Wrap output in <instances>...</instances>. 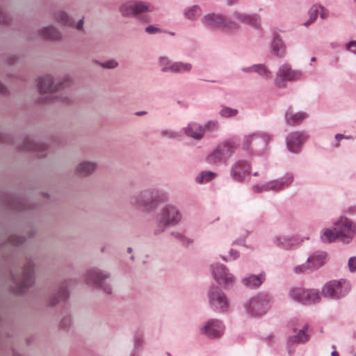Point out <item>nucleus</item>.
Returning a JSON list of instances; mask_svg holds the SVG:
<instances>
[{
  "mask_svg": "<svg viewBox=\"0 0 356 356\" xmlns=\"http://www.w3.org/2000/svg\"><path fill=\"white\" fill-rule=\"evenodd\" d=\"M335 228L327 229L321 235V240L325 243H331L336 239L343 243H349L353 238L355 230L350 220L341 217L335 222Z\"/></svg>",
  "mask_w": 356,
  "mask_h": 356,
  "instance_id": "f257e3e1",
  "label": "nucleus"
},
{
  "mask_svg": "<svg viewBox=\"0 0 356 356\" xmlns=\"http://www.w3.org/2000/svg\"><path fill=\"white\" fill-rule=\"evenodd\" d=\"M235 141L230 140L219 144L215 150L207 156V161L216 164L228 159L236 148Z\"/></svg>",
  "mask_w": 356,
  "mask_h": 356,
  "instance_id": "f03ea898",
  "label": "nucleus"
},
{
  "mask_svg": "<svg viewBox=\"0 0 356 356\" xmlns=\"http://www.w3.org/2000/svg\"><path fill=\"white\" fill-rule=\"evenodd\" d=\"M349 290L350 285L345 280L332 281L324 285L323 293L325 297L339 298L346 295Z\"/></svg>",
  "mask_w": 356,
  "mask_h": 356,
  "instance_id": "7ed1b4c3",
  "label": "nucleus"
},
{
  "mask_svg": "<svg viewBox=\"0 0 356 356\" xmlns=\"http://www.w3.org/2000/svg\"><path fill=\"white\" fill-rule=\"evenodd\" d=\"M289 294L293 300L304 304L316 302L320 300V296L315 290L294 288Z\"/></svg>",
  "mask_w": 356,
  "mask_h": 356,
  "instance_id": "20e7f679",
  "label": "nucleus"
},
{
  "mask_svg": "<svg viewBox=\"0 0 356 356\" xmlns=\"http://www.w3.org/2000/svg\"><path fill=\"white\" fill-rule=\"evenodd\" d=\"M181 219V214L173 206H166L162 211L161 218L159 222V227L162 231L165 227L177 223Z\"/></svg>",
  "mask_w": 356,
  "mask_h": 356,
  "instance_id": "39448f33",
  "label": "nucleus"
},
{
  "mask_svg": "<svg viewBox=\"0 0 356 356\" xmlns=\"http://www.w3.org/2000/svg\"><path fill=\"white\" fill-rule=\"evenodd\" d=\"M300 77V72L292 70L289 65L284 64L281 65L277 71L275 83L279 87H284L285 81L297 80Z\"/></svg>",
  "mask_w": 356,
  "mask_h": 356,
  "instance_id": "423d86ee",
  "label": "nucleus"
},
{
  "mask_svg": "<svg viewBox=\"0 0 356 356\" xmlns=\"http://www.w3.org/2000/svg\"><path fill=\"white\" fill-rule=\"evenodd\" d=\"M149 10V5L142 1H129L120 7V12L124 16L136 15Z\"/></svg>",
  "mask_w": 356,
  "mask_h": 356,
  "instance_id": "0eeeda50",
  "label": "nucleus"
},
{
  "mask_svg": "<svg viewBox=\"0 0 356 356\" xmlns=\"http://www.w3.org/2000/svg\"><path fill=\"white\" fill-rule=\"evenodd\" d=\"M293 181V176L291 175H286L282 180H274L261 186H254V190L257 192L274 191H277L288 186Z\"/></svg>",
  "mask_w": 356,
  "mask_h": 356,
  "instance_id": "6e6552de",
  "label": "nucleus"
},
{
  "mask_svg": "<svg viewBox=\"0 0 356 356\" xmlns=\"http://www.w3.org/2000/svg\"><path fill=\"white\" fill-rule=\"evenodd\" d=\"M210 305L217 309L224 311L227 308V300L221 290L217 287H212L209 293Z\"/></svg>",
  "mask_w": 356,
  "mask_h": 356,
  "instance_id": "1a4fd4ad",
  "label": "nucleus"
},
{
  "mask_svg": "<svg viewBox=\"0 0 356 356\" xmlns=\"http://www.w3.org/2000/svg\"><path fill=\"white\" fill-rule=\"evenodd\" d=\"M326 259V254L324 252L317 253L309 257L306 265L295 268L296 273L305 272L307 270H313L323 266Z\"/></svg>",
  "mask_w": 356,
  "mask_h": 356,
  "instance_id": "9d476101",
  "label": "nucleus"
},
{
  "mask_svg": "<svg viewBox=\"0 0 356 356\" xmlns=\"http://www.w3.org/2000/svg\"><path fill=\"white\" fill-rule=\"evenodd\" d=\"M213 275L216 280L220 284L232 285L234 282V277L228 273L223 265L217 264L213 267Z\"/></svg>",
  "mask_w": 356,
  "mask_h": 356,
  "instance_id": "9b49d317",
  "label": "nucleus"
},
{
  "mask_svg": "<svg viewBox=\"0 0 356 356\" xmlns=\"http://www.w3.org/2000/svg\"><path fill=\"white\" fill-rule=\"evenodd\" d=\"M309 19L306 22H314L319 19L322 21L327 20L330 13L327 8L319 3L312 5L308 10Z\"/></svg>",
  "mask_w": 356,
  "mask_h": 356,
  "instance_id": "f8f14e48",
  "label": "nucleus"
},
{
  "mask_svg": "<svg viewBox=\"0 0 356 356\" xmlns=\"http://www.w3.org/2000/svg\"><path fill=\"white\" fill-rule=\"evenodd\" d=\"M307 136L300 132L290 134L287 138V147L291 152L297 153L300 151L301 145L307 140Z\"/></svg>",
  "mask_w": 356,
  "mask_h": 356,
  "instance_id": "ddd939ff",
  "label": "nucleus"
},
{
  "mask_svg": "<svg viewBox=\"0 0 356 356\" xmlns=\"http://www.w3.org/2000/svg\"><path fill=\"white\" fill-rule=\"evenodd\" d=\"M223 327L221 323L217 320L209 321L201 330V333L209 337H218L222 335Z\"/></svg>",
  "mask_w": 356,
  "mask_h": 356,
  "instance_id": "4468645a",
  "label": "nucleus"
},
{
  "mask_svg": "<svg viewBox=\"0 0 356 356\" xmlns=\"http://www.w3.org/2000/svg\"><path fill=\"white\" fill-rule=\"evenodd\" d=\"M268 309V302L260 298L251 300L249 305V310L256 316L263 315Z\"/></svg>",
  "mask_w": 356,
  "mask_h": 356,
  "instance_id": "2eb2a0df",
  "label": "nucleus"
},
{
  "mask_svg": "<svg viewBox=\"0 0 356 356\" xmlns=\"http://www.w3.org/2000/svg\"><path fill=\"white\" fill-rule=\"evenodd\" d=\"M250 166L249 163L245 161H240L233 166L232 175L235 179L241 181L246 175L250 174Z\"/></svg>",
  "mask_w": 356,
  "mask_h": 356,
  "instance_id": "dca6fc26",
  "label": "nucleus"
},
{
  "mask_svg": "<svg viewBox=\"0 0 356 356\" xmlns=\"http://www.w3.org/2000/svg\"><path fill=\"white\" fill-rule=\"evenodd\" d=\"M65 86V82L60 83L58 85H52V79L51 76H47L44 78H40L38 81V87L41 93L45 94L47 92H52L54 90H58L60 88Z\"/></svg>",
  "mask_w": 356,
  "mask_h": 356,
  "instance_id": "f3484780",
  "label": "nucleus"
},
{
  "mask_svg": "<svg viewBox=\"0 0 356 356\" xmlns=\"http://www.w3.org/2000/svg\"><path fill=\"white\" fill-rule=\"evenodd\" d=\"M294 332L296 334L289 337V343H305L309 339L310 334L307 325H304L298 332L296 328H294Z\"/></svg>",
  "mask_w": 356,
  "mask_h": 356,
  "instance_id": "a211bd4d",
  "label": "nucleus"
},
{
  "mask_svg": "<svg viewBox=\"0 0 356 356\" xmlns=\"http://www.w3.org/2000/svg\"><path fill=\"white\" fill-rule=\"evenodd\" d=\"M185 133L187 136L193 138L194 139H200L202 138L205 130L203 127L196 123H191L185 129Z\"/></svg>",
  "mask_w": 356,
  "mask_h": 356,
  "instance_id": "6ab92c4d",
  "label": "nucleus"
},
{
  "mask_svg": "<svg viewBox=\"0 0 356 356\" xmlns=\"http://www.w3.org/2000/svg\"><path fill=\"white\" fill-rule=\"evenodd\" d=\"M141 200H139L140 205H145L149 209L154 207V202H156L159 198L157 195H154L152 192L145 191L140 194Z\"/></svg>",
  "mask_w": 356,
  "mask_h": 356,
  "instance_id": "aec40b11",
  "label": "nucleus"
},
{
  "mask_svg": "<svg viewBox=\"0 0 356 356\" xmlns=\"http://www.w3.org/2000/svg\"><path fill=\"white\" fill-rule=\"evenodd\" d=\"M107 277V275L104 274L97 270H91L88 273L87 282L88 284H93L97 286H102L103 280Z\"/></svg>",
  "mask_w": 356,
  "mask_h": 356,
  "instance_id": "412c9836",
  "label": "nucleus"
},
{
  "mask_svg": "<svg viewBox=\"0 0 356 356\" xmlns=\"http://www.w3.org/2000/svg\"><path fill=\"white\" fill-rule=\"evenodd\" d=\"M97 165L93 162L83 161L76 167V172L81 176H86L95 170Z\"/></svg>",
  "mask_w": 356,
  "mask_h": 356,
  "instance_id": "4be33fe9",
  "label": "nucleus"
},
{
  "mask_svg": "<svg viewBox=\"0 0 356 356\" xmlns=\"http://www.w3.org/2000/svg\"><path fill=\"white\" fill-rule=\"evenodd\" d=\"M54 17L57 22H84V17L75 21L63 10H57L54 13Z\"/></svg>",
  "mask_w": 356,
  "mask_h": 356,
  "instance_id": "5701e85b",
  "label": "nucleus"
},
{
  "mask_svg": "<svg viewBox=\"0 0 356 356\" xmlns=\"http://www.w3.org/2000/svg\"><path fill=\"white\" fill-rule=\"evenodd\" d=\"M272 52L278 57H282L286 53L285 46L279 37H275L271 44Z\"/></svg>",
  "mask_w": 356,
  "mask_h": 356,
  "instance_id": "b1692460",
  "label": "nucleus"
},
{
  "mask_svg": "<svg viewBox=\"0 0 356 356\" xmlns=\"http://www.w3.org/2000/svg\"><path fill=\"white\" fill-rule=\"evenodd\" d=\"M277 245L284 248H290L293 245L298 243V238L296 237L288 238L284 236H280L275 239Z\"/></svg>",
  "mask_w": 356,
  "mask_h": 356,
  "instance_id": "393cba45",
  "label": "nucleus"
},
{
  "mask_svg": "<svg viewBox=\"0 0 356 356\" xmlns=\"http://www.w3.org/2000/svg\"><path fill=\"white\" fill-rule=\"evenodd\" d=\"M33 265L28 264L24 270L23 281L19 286V289L22 291L24 288L29 286L32 284Z\"/></svg>",
  "mask_w": 356,
  "mask_h": 356,
  "instance_id": "a878e982",
  "label": "nucleus"
},
{
  "mask_svg": "<svg viewBox=\"0 0 356 356\" xmlns=\"http://www.w3.org/2000/svg\"><path fill=\"white\" fill-rule=\"evenodd\" d=\"M306 118L305 113H293L291 110H289L286 113V122L289 124H295L302 122Z\"/></svg>",
  "mask_w": 356,
  "mask_h": 356,
  "instance_id": "bb28decb",
  "label": "nucleus"
},
{
  "mask_svg": "<svg viewBox=\"0 0 356 356\" xmlns=\"http://www.w3.org/2000/svg\"><path fill=\"white\" fill-rule=\"evenodd\" d=\"M202 15V10L197 5H194L184 10V15L188 20L195 21Z\"/></svg>",
  "mask_w": 356,
  "mask_h": 356,
  "instance_id": "cd10ccee",
  "label": "nucleus"
},
{
  "mask_svg": "<svg viewBox=\"0 0 356 356\" xmlns=\"http://www.w3.org/2000/svg\"><path fill=\"white\" fill-rule=\"evenodd\" d=\"M243 71L248 72L254 71L265 79H268L271 76L270 71L268 70L265 65L261 64L254 65L250 68L243 69Z\"/></svg>",
  "mask_w": 356,
  "mask_h": 356,
  "instance_id": "c85d7f7f",
  "label": "nucleus"
},
{
  "mask_svg": "<svg viewBox=\"0 0 356 356\" xmlns=\"http://www.w3.org/2000/svg\"><path fill=\"white\" fill-rule=\"evenodd\" d=\"M264 277L262 275L259 276L257 275H251L248 278L243 280V283L250 288H255L260 286L264 280Z\"/></svg>",
  "mask_w": 356,
  "mask_h": 356,
  "instance_id": "c756f323",
  "label": "nucleus"
},
{
  "mask_svg": "<svg viewBox=\"0 0 356 356\" xmlns=\"http://www.w3.org/2000/svg\"><path fill=\"white\" fill-rule=\"evenodd\" d=\"M42 35L46 39L58 40L61 38L60 33L52 26L46 28L45 30L42 31Z\"/></svg>",
  "mask_w": 356,
  "mask_h": 356,
  "instance_id": "7c9ffc66",
  "label": "nucleus"
},
{
  "mask_svg": "<svg viewBox=\"0 0 356 356\" xmlns=\"http://www.w3.org/2000/svg\"><path fill=\"white\" fill-rule=\"evenodd\" d=\"M191 69V65L183 63H174L170 67V71L172 72H188Z\"/></svg>",
  "mask_w": 356,
  "mask_h": 356,
  "instance_id": "2f4dec72",
  "label": "nucleus"
},
{
  "mask_svg": "<svg viewBox=\"0 0 356 356\" xmlns=\"http://www.w3.org/2000/svg\"><path fill=\"white\" fill-rule=\"evenodd\" d=\"M204 22H225L223 16L217 13H209L204 17Z\"/></svg>",
  "mask_w": 356,
  "mask_h": 356,
  "instance_id": "473e14b6",
  "label": "nucleus"
},
{
  "mask_svg": "<svg viewBox=\"0 0 356 356\" xmlns=\"http://www.w3.org/2000/svg\"><path fill=\"white\" fill-rule=\"evenodd\" d=\"M215 174L212 172H202L199 176L197 177V181L200 184L209 181L215 177Z\"/></svg>",
  "mask_w": 356,
  "mask_h": 356,
  "instance_id": "72a5a7b5",
  "label": "nucleus"
},
{
  "mask_svg": "<svg viewBox=\"0 0 356 356\" xmlns=\"http://www.w3.org/2000/svg\"><path fill=\"white\" fill-rule=\"evenodd\" d=\"M242 22H258L261 21L260 17L257 14L253 15H242L240 17Z\"/></svg>",
  "mask_w": 356,
  "mask_h": 356,
  "instance_id": "f704fd0d",
  "label": "nucleus"
},
{
  "mask_svg": "<svg viewBox=\"0 0 356 356\" xmlns=\"http://www.w3.org/2000/svg\"><path fill=\"white\" fill-rule=\"evenodd\" d=\"M238 113L236 109H233L229 107H224L220 111V115L225 118L235 116Z\"/></svg>",
  "mask_w": 356,
  "mask_h": 356,
  "instance_id": "c9c22d12",
  "label": "nucleus"
},
{
  "mask_svg": "<svg viewBox=\"0 0 356 356\" xmlns=\"http://www.w3.org/2000/svg\"><path fill=\"white\" fill-rule=\"evenodd\" d=\"M172 64L168 58L162 57L160 59V65L163 72L170 71V67Z\"/></svg>",
  "mask_w": 356,
  "mask_h": 356,
  "instance_id": "e433bc0d",
  "label": "nucleus"
},
{
  "mask_svg": "<svg viewBox=\"0 0 356 356\" xmlns=\"http://www.w3.org/2000/svg\"><path fill=\"white\" fill-rule=\"evenodd\" d=\"M205 132L207 131H213L218 129V124L216 121H209L208 122L204 127H203Z\"/></svg>",
  "mask_w": 356,
  "mask_h": 356,
  "instance_id": "4c0bfd02",
  "label": "nucleus"
},
{
  "mask_svg": "<svg viewBox=\"0 0 356 356\" xmlns=\"http://www.w3.org/2000/svg\"><path fill=\"white\" fill-rule=\"evenodd\" d=\"M42 145L27 140L24 144V147L33 150H39L42 147Z\"/></svg>",
  "mask_w": 356,
  "mask_h": 356,
  "instance_id": "58836bf2",
  "label": "nucleus"
},
{
  "mask_svg": "<svg viewBox=\"0 0 356 356\" xmlns=\"http://www.w3.org/2000/svg\"><path fill=\"white\" fill-rule=\"evenodd\" d=\"M348 268L351 272L356 270V257H353L349 259Z\"/></svg>",
  "mask_w": 356,
  "mask_h": 356,
  "instance_id": "ea45409f",
  "label": "nucleus"
},
{
  "mask_svg": "<svg viewBox=\"0 0 356 356\" xmlns=\"http://www.w3.org/2000/svg\"><path fill=\"white\" fill-rule=\"evenodd\" d=\"M58 296L59 300H65L68 297V292L65 289L62 288L59 291Z\"/></svg>",
  "mask_w": 356,
  "mask_h": 356,
  "instance_id": "a19ab883",
  "label": "nucleus"
},
{
  "mask_svg": "<svg viewBox=\"0 0 356 356\" xmlns=\"http://www.w3.org/2000/svg\"><path fill=\"white\" fill-rule=\"evenodd\" d=\"M254 137V135H250L248 136H245L243 140V146L244 148L248 149L250 145V143L252 140V138Z\"/></svg>",
  "mask_w": 356,
  "mask_h": 356,
  "instance_id": "79ce46f5",
  "label": "nucleus"
},
{
  "mask_svg": "<svg viewBox=\"0 0 356 356\" xmlns=\"http://www.w3.org/2000/svg\"><path fill=\"white\" fill-rule=\"evenodd\" d=\"M104 67L114 68L118 65V63L114 60H111L102 64Z\"/></svg>",
  "mask_w": 356,
  "mask_h": 356,
  "instance_id": "37998d69",
  "label": "nucleus"
},
{
  "mask_svg": "<svg viewBox=\"0 0 356 356\" xmlns=\"http://www.w3.org/2000/svg\"><path fill=\"white\" fill-rule=\"evenodd\" d=\"M346 49L354 53L356 52V41H351L346 45Z\"/></svg>",
  "mask_w": 356,
  "mask_h": 356,
  "instance_id": "c03bdc74",
  "label": "nucleus"
},
{
  "mask_svg": "<svg viewBox=\"0 0 356 356\" xmlns=\"http://www.w3.org/2000/svg\"><path fill=\"white\" fill-rule=\"evenodd\" d=\"M145 31L147 33H149V34H153V33H159L160 31V30L154 26H147L146 29H145Z\"/></svg>",
  "mask_w": 356,
  "mask_h": 356,
  "instance_id": "a18cd8bd",
  "label": "nucleus"
},
{
  "mask_svg": "<svg viewBox=\"0 0 356 356\" xmlns=\"http://www.w3.org/2000/svg\"><path fill=\"white\" fill-rule=\"evenodd\" d=\"M217 24L219 25L218 29H222L224 31H230L229 25H232L233 24L221 23V24Z\"/></svg>",
  "mask_w": 356,
  "mask_h": 356,
  "instance_id": "49530a36",
  "label": "nucleus"
},
{
  "mask_svg": "<svg viewBox=\"0 0 356 356\" xmlns=\"http://www.w3.org/2000/svg\"><path fill=\"white\" fill-rule=\"evenodd\" d=\"M176 237L179 238L183 244H186V241L188 243V240L186 239L184 236L181 234L176 235Z\"/></svg>",
  "mask_w": 356,
  "mask_h": 356,
  "instance_id": "de8ad7c7",
  "label": "nucleus"
},
{
  "mask_svg": "<svg viewBox=\"0 0 356 356\" xmlns=\"http://www.w3.org/2000/svg\"><path fill=\"white\" fill-rule=\"evenodd\" d=\"M227 3L229 6H233L238 3V0H227Z\"/></svg>",
  "mask_w": 356,
  "mask_h": 356,
  "instance_id": "09e8293b",
  "label": "nucleus"
},
{
  "mask_svg": "<svg viewBox=\"0 0 356 356\" xmlns=\"http://www.w3.org/2000/svg\"><path fill=\"white\" fill-rule=\"evenodd\" d=\"M230 254H231V255H232V256H233L234 259L237 258V257H238V252H237V251H236V250H232L230 251Z\"/></svg>",
  "mask_w": 356,
  "mask_h": 356,
  "instance_id": "8fccbe9b",
  "label": "nucleus"
},
{
  "mask_svg": "<svg viewBox=\"0 0 356 356\" xmlns=\"http://www.w3.org/2000/svg\"><path fill=\"white\" fill-rule=\"evenodd\" d=\"M104 291L106 293H111V288L109 286H106L104 288Z\"/></svg>",
  "mask_w": 356,
  "mask_h": 356,
  "instance_id": "3c124183",
  "label": "nucleus"
},
{
  "mask_svg": "<svg viewBox=\"0 0 356 356\" xmlns=\"http://www.w3.org/2000/svg\"><path fill=\"white\" fill-rule=\"evenodd\" d=\"M6 89L4 86L0 83V93H4L6 92Z\"/></svg>",
  "mask_w": 356,
  "mask_h": 356,
  "instance_id": "603ef678",
  "label": "nucleus"
},
{
  "mask_svg": "<svg viewBox=\"0 0 356 356\" xmlns=\"http://www.w3.org/2000/svg\"><path fill=\"white\" fill-rule=\"evenodd\" d=\"M163 134V135H165V134L167 135L168 134V135L170 136V137H172V138L175 137L174 133L170 132V131H164Z\"/></svg>",
  "mask_w": 356,
  "mask_h": 356,
  "instance_id": "864d4df0",
  "label": "nucleus"
},
{
  "mask_svg": "<svg viewBox=\"0 0 356 356\" xmlns=\"http://www.w3.org/2000/svg\"><path fill=\"white\" fill-rule=\"evenodd\" d=\"M75 28L78 31L82 30V29H83V24H76Z\"/></svg>",
  "mask_w": 356,
  "mask_h": 356,
  "instance_id": "5fc2aeb1",
  "label": "nucleus"
},
{
  "mask_svg": "<svg viewBox=\"0 0 356 356\" xmlns=\"http://www.w3.org/2000/svg\"><path fill=\"white\" fill-rule=\"evenodd\" d=\"M336 139L337 140H339L341 138H343V136L341 135V134H337L336 136H335Z\"/></svg>",
  "mask_w": 356,
  "mask_h": 356,
  "instance_id": "6e6d98bb",
  "label": "nucleus"
},
{
  "mask_svg": "<svg viewBox=\"0 0 356 356\" xmlns=\"http://www.w3.org/2000/svg\"><path fill=\"white\" fill-rule=\"evenodd\" d=\"M332 356H339V353L337 350H333L331 353Z\"/></svg>",
  "mask_w": 356,
  "mask_h": 356,
  "instance_id": "4d7b16f0",
  "label": "nucleus"
},
{
  "mask_svg": "<svg viewBox=\"0 0 356 356\" xmlns=\"http://www.w3.org/2000/svg\"><path fill=\"white\" fill-rule=\"evenodd\" d=\"M59 301V300H56V301H53L51 302V305H56L58 302Z\"/></svg>",
  "mask_w": 356,
  "mask_h": 356,
  "instance_id": "13d9d810",
  "label": "nucleus"
},
{
  "mask_svg": "<svg viewBox=\"0 0 356 356\" xmlns=\"http://www.w3.org/2000/svg\"><path fill=\"white\" fill-rule=\"evenodd\" d=\"M143 113H145V111H143V112H142V113H138L137 114H138V115H141V114H143Z\"/></svg>",
  "mask_w": 356,
  "mask_h": 356,
  "instance_id": "bf43d9fd",
  "label": "nucleus"
},
{
  "mask_svg": "<svg viewBox=\"0 0 356 356\" xmlns=\"http://www.w3.org/2000/svg\"><path fill=\"white\" fill-rule=\"evenodd\" d=\"M128 252H131V248H128Z\"/></svg>",
  "mask_w": 356,
  "mask_h": 356,
  "instance_id": "052dcab7",
  "label": "nucleus"
},
{
  "mask_svg": "<svg viewBox=\"0 0 356 356\" xmlns=\"http://www.w3.org/2000/svg\"><path fill=\"white\" fill-rule=\"evenodd\" d=\"M315 60H316V58L313 57V58H312V61H315Z\"/></svg>",
  "mask_w": 356,
  "mask_h": 356,
  "instance_id": "680f3d73",
  "label": "nucleus"
},
{
  "mask_svg": "<svg viewBox=\"0 0 356 356\" xmlns=\"http://www.w3.org/2000/svg\"><path fill=\"white\" fill-rule=\"evenodd\" d=\"M0 22L3 23V22H6L4 21V19H3V20H0Z\"/></svg>",
  "mask_w": 356,
  "mask_h": 356,
  "instance_id": "e2e57ef3",
  "label": "nucleus"
},
{
  "mask_svg": "<svg viewBox=\"0 0 356 356\" xmlns=\"http://www.w3.org/2000/svg\"><path fill=\"white\" fill-rule=\"evenodd\" d=\"M14 356H21V355H15Z\"/></svg>",
  "mask_w": 356,
  "mask_h": 356,
  "instance_id": "0e129e2a",
  "label": "nucleus"
},
{
  "mask_svg": "<svg viewBox=\"0 0 356 356\" xmlns=\"http://www.w3.org/2000/svg\"><path fill=\"white\" fill-rule=\"evenodd\" d=\"M355 1V3H356V0H353Z\"/></svg>",
  "mask_w": 356,
  "mask_h": 356,
  "instance_id": "69168bd1",
  "label": "nucleus"
}]
</instances>
